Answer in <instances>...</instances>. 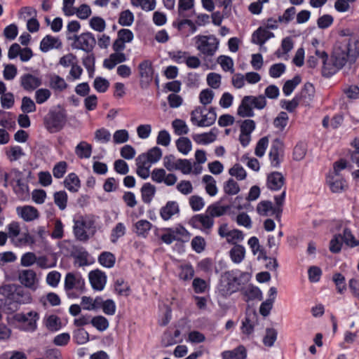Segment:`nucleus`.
I'll list each match as a JSON object with an SVG mask.
<instances>
[{
	"label": "nucleus",
	"mask_w": 359,
	"mask_h": 359,
	"mask_svg": "<svg viewBox=\"0 0 359 359\" xmlns=\"http://www.w3.org/2000/svg\"><path fill=\"white\" fill-rule=\"evenodd\" d=\"M177 150L184 155H187L192 149L191 140L186 137H181L176 140Z\"/></svg>",
	"instance_id": "nucleus-38"
},
{
	"label": "nucleus",
	"mask_w": 359,
	"mask_h": 359,
	"mask_svg": "<svg viewBox=\"0 0 359 359\" xmlns=\"http://www.w3.org/2000/svg\"><path fill=\"white\" fill-rule=\"evenodd\" d=\"M51 96V92L47 88H39L35 91L34 98L39 104L46 102Z\"/></svg>",
	"instance_id": "nucleus-57"
},
{
	"label": "nucleus",
	"mask_w": 359,
	"mask_h": 359,
	"mask_svg": "<svg viewBox=\"0 0 359 359\" xmlns=\"http://www.w3.org/2000/svg\"><path fill=\"white\" fill-rule=\"evenodd\" d=\"M283 144L279 139L273 141L269 154L271 164L273 167H279L283 158Z\"/></svg>",
	"instance_id": "nucleus-13"
},
{
	"label": "nucleus",
	"mask_w": 359,
	"mask_h": 359,
	"mask_svg": "<svg viewBox=\"0 0 359 359\" xmlns=\"http://www.w3.org/2000/svg\"><path fill=\"white\" fill-rule=\"evenodd\" d=\"M62 45L59 38L51 35H46L40 43V49L42 52L46 53L53 48H60Z\"/></svg>",
	"instance_id": "nucleus-21"
},
{
	"label": "nucleus",
	"mask_w": 359,
	"mask_h": 359,
	"mask_svg": "<svg viewBox=\"0 0 359 359\" xmlns=\"http://www.w3.org/2000/svg\"><path fill=\"white\" fill-rule=\"evenodd\" d=\"M13 318L18 323H22V329L27 332H34L37 327V320L39 319V313L36 311H29L27 313H18L15 314Z\"/></svg>",
	"instance_id": "nucleus-10"
},
{
	"label": "nucleus",
	"mask_w": 359,
	"mask_h": 359,
	"mask_svg": "<svg viewBox=\"0 0 359 359\" xmlns=\"http://www.w3.org/2000/svg\"><path fill=\"white\" fill-rule=\"evenodd\" d=\"M19 281L25 287L29 288L33 291L37 289L38 278L36 273L32 269H25L19 272L18 275Z\"/></svg>",
	"instance_id": "nucleus-14"
},
{
	"label": "nucleus",
	"mask_w": 359,
	"mask_h": 359,
	"mask_svg": "<svg viewBox=\"0 0 359 359\" xmlns=\"http://www.w3.org/2000/svg\"><path fill=\"white\" fill-rule=\"evenodd\" d=\"M92 145L86 141L80 142L75 147V154L78 158H89L92 154Z\"/></svg>",
	"instance_id": "nucleus-28"
},
{
	"label": "nucleus",
	"mask_w": 359,
	"mask_h": 359,
	"mask_svg": "<svg viewBox=\"0 0 359 359\" xmlns=\"http://www.w3.org/2000/svg\"><path fill=\"white\" fill-rule=\"evenodd\" d=\"M0 294L5 297L4 311L12 313L18 309L19 305L29 304L32 301L29 292L20 285L8 284L0 287Z\"/></svg>",
	"instance_id": "nucleus-2"
},
{
	"label": "nucleus",
	"mask_w": 359,
	"mask_h": 359,
	"mask_svg": "<svg viewBox=\"0 0 359 359\" xmlns=\"http://www.w3.org/2000/svg\"><path fill=\"white\" fill-rule=\"evenodd\" d=\"M206 111L205 107H198L191 113V123L198 127H208L212 126L216 121L217 114L214 108L211 107Z\"/></svg>",
	"instance_id": "nucleus-6"
},
{
	"label": "nucleus",
	"mask_w": 359,
	"mask_h": 359,
	"mask_svg": "<svg viewBox=\"0 0 359 359\" xmlns=\"http://www.w3.org/2000/svg\"><path fill=\"white\" fill-rule=\"evenodd\" d=\"M180 212L179 205L175 201H168L160 210V215L165 220H169L173 215Z\"/></svg>",
	"instance_id": "nucleus-26"
},
{
	"label": "nucleus",
	"mask_w": 359,
	"mask_h": 359,
	"mask_svg": "<svg viewBox=\"0 0 359 359\" xmlns=\"http://www.w3.org/2000/svg\"><path fill=\"white\" fill-rule=\"evenodd\" d=\"M190 224L194 228L210 229L214 225V219L208 214H198L193 216L190 220Z\"/></svg>",
	"instance_id": "nucleus-15"
},
{
	"label": "nucleus",
	"mask_w": 359,
	"mask_h": 359,
	"mask_svg": "<svg viewBox=\"0 0 359 359\" xmlns=\"http://www.w3.org/2000/svg\"><path fill=\"white\" fill-rule=\"evenodd\" d=\"M91 325L97 330L103 332L109 327V323L105 317L97 316L91 319Z\"/></svg>",
	"instance_id": "nucleus-46"
},
{
	"label": "nucleus",
	"mask_w": 359,
	"mask_h": 359,
	"mask_svg": "<svg viewBox=\"0 0 359 359\" xmlns=\"http://www.w3.org/2000/svg\"><path fill=\"white\" fill-rule=\"evenodd\" d=\"M273 37H274V34L264 26H262L253 32L252 35V42L259 46H263L267 40Z\"/></svg>",
	"instance_id": "nucleus-20"
},
{
	"label": "nucleus",
	"mask_w": 359,
	"mask_h": 359,
	"mask_svg": "<svg viewBox=\"0 0 359 359\" xmlns=\"http://www.w3.org/2000/svg\"><path fill=\"white\" fill-rule=\"evenodd\" d=\"M179 161L181 158H177L172 154L167 155L163 158V165L170 172L177 170Z\"/></svg>",
	"instance_id": "nucleus-50"
},
{
	"label": "nucleus",
	"mask_w": 359,
	"mask_h": 359,
	"mask_svg": "<svg viewBox=\"0 0 359 359\" xmlns=\"http://www.w3.org/2000/svg\"><path fill=\"white\" fill-rule=\"evenodd\" d=\"M203 182L206 184L205 191L210 196H213L217 194V188L216 187V182L211 175H204L203 177Z\"/></svg>",
	"instance_id": "nucleus-45"
},
{
	"label": "nucleus",
	"mask_w": 359,
	"mask_h": 359,
	"mask_svg": "<svg viewBox=\"0 0 359 359\" xmlns=\"http://www.w3.org/2000/svg\"><path fill=\"white\" fill-rule=\"evenodd\" d=\"M172 126L175 133L177 135H187L189 130L186 122L179 118H176L172 122Z\"/></svg>",
	"instance_id": "nucleus-47"
},
{
	"label": "nucleus",
	"mask_w": 359,
	"mask_h": 359,
	"mask_svg": "<svg viewBox=\"0 0 359 359\" xmlns=\"http://www.w3.org/2000/svg\"><path fill=\"white\" fill-rule=\"evenodd\" d=\"M134 15L130 10H126L120 13L118 23L123 27L130 26L134 22Z\"/></svg>",
	"instance_id": "nucleus-51"
},
{
	"label": "nucleus",
	"mask_w": 359,
	"mask_h": 359,
	"mask_svg": "<svg viewBox=\"0 0 359 359\" xmlns=\"http://www.w3.org/2000/svg\"><path fill=\"white\" fill-rule=\"evenodd\" d=\"M301 77L298 75L294 76L292 79L287 80L283 85V92L285 96H289L295 88L301 83Z\"/></svg>",
	"instance_id": "nucleus-41"
},
{
	"label": "nucleus",
	"mask_w": 359,
	"mask_h": 359,
	"mask_svg": "<svg viewBox=\"0 0 359 359\" xmlns=\"http://www.w3.org/2000/svg\"><path fill=\"white\" fill-rule=\"evenodd\" d=\"M244 295L247 297L246 301L254 300V299H259L261 300L262 298V291L259 287L250 285L245 289L243 291Z\"/></svg>",
	"instance_id": "nucleus-43"
},
{
	"label": "nucleus",
	"mask_w": 359,
	"mask_h": 359,
	"mask_svg": "<svg viewBox=\"0 0 359 359\" xmlns=\"http://www.w3.org/2000/svg\"><path fill=\"white\" fill-rule=\"evenodd\" d=\"M93 87L99 93H104L109 87V81L102 77L97 76L93 82Z\"/></svg>",
	"instance_id": "nucleus-63"
},
{
	"label": "nucleus",
	"mask_w": 359,
	"mask_h": 359,
	"mask_svg": "<svg viewBox=\"0 0 359 359\" xmlns=\"http://www.w3.org/2000/svg\"><path fill=\"white\" fill-rule=\"evenodd\" d=\"M242 273L238 270L227 271L221 276L220 282L217 287L218 294L226 298L239 290L241 285L240 276Z\"/></svg>",
	"instance_id": "nucleus-3"
},
{
	"label": "nucleus",
	"mask_w": 359,
	"mask_h": 359,
	"mask_svg": "<svg viewBox=\"0 0 359 359\" xmlns=\"http://www.w3.org/2000/svg\"><path fill=\"white\" fill-rule=\"evenodd\" d=\"M68 41H72L71 46L73 49L81 50L87 53L92 52L96 45V39L90 32L68 36Z\"/></svg>",
	"instance_id": "nucleus-8"
},
{
	"label": "nucleus",
	"mask_w": 359,
	"mask_h": 359,
	"mask_svg": "<svg viewBox=\"0 0 359 359\" xmlns=\"http://www.w3.org/2000/svg\"><path fill=\"white\" fill-rule=\"evenodd\" d=\"M180 270L179 276L184 280H191L194 276V269L191 264H185L179 266Z\"/></svg>",
	"instance_id": "nucleus-48"
},
{
	"label": "nucleus",
	"mask_w": 359,
	"mask_h": 359,
	"mask_svg": "<svg viewBox=\"0 0 359 359\" xmlns=\"http://www.w3.org/2000/svg\"><path fill=\"white\" fill-rule=\"evenodd\" d=\"M74 222L73 231L76 238L82 242L87 241L89 239V236L86 232V229L92 228L94 225V222L92 219L83 217L78 219H74Z\"/></svg>",
	"instance_id": "nucleus-11"
},
{
	"label": "nucleus",
	"mask_w": 359,
	"mask_h": 359,
	"mask_svg": "<svg viewBox=\"0 0 359 359\" xmlns=\"http://www.w3.org/2000/svg\"><path fill=\"white\" fill-rule=\"evenodd\" d=\"M73 339L78 344H83L89 340L88 332L83 328H79L74 332Z\"/></svg>",
	"instance_id": "nucleus-56"
},
{
	"label": "nucleus",
	"mask_w": 359,
	"mask_h": 359,
	"mask_svg": "<svg viewBox=\"0 0 359 359\" xmlns=\"http://www.w3.org/2000/svg\"><path fill=\"white\" fill-rule=\"evenodd\" d=\"M342 239L343 242L351 248H354L359 245V241L355 239L351 230L348 228L344 229Z\"/></svg>",
	"instance_id": "nucleus-53"
},
{
	"label": "nucleus",
	"mask_w": 359,
	"mask_h": 359,
	"mask_svg": "<svg viewBox=\"0 0 359 359\" xmlns=\"http://www.w3.org/2000/svg\"><path fill=\"white\" fill-rule=\"evenodd\" d=\"M224 190L229 195H235L240 191V187L238 184L231 178L225 183Z\"/></svg>",
	"instance_id": "nucleus-64"
},
{
	"label": "nucleus",
	"mask_w": 359,
	"mask_h": 359,
	"mask_svg": "<svg viewBox=\"0 0 359 359\" xmlns=\"http://www.w3.org/2000/svg\"><path fill=\"white\" fill-rule=\"evenodd\" d=\"M126 226L122 222L116 224L115 227L112 229L110 239L113 243H116L118 239L126 234Z\"/></svg>",
	"instance_id": "nucleus-49"
},
{
	"label": "nucleus",
	"mask_w": 359,
	"mask_h": 359,
	"mask_svg": "<svg viewBox=\"0 0 359 359\" xmlns=\"http://www.w3.org/2000/svg\"><path fill=\"white\" fill-rule=\"evenodd\" d=\"M85 285L84 280L80 275H76L72 273H67L65 278V290L68 297L76 298L78 294L73 292L76 290L79 292H83Z\"/></svg>",
	"instance_id": "nucleus-9"
},
{
	"label": "nucleus",
	"mask_w": 359,
	"mask_h": 359,
	"mask_svg": "<svg viewBox=\"0 0 359 359\" xmlns=\"http://www.w3.org/2000/svg\"><path fill=\"white\" fill-rule=\"evenodd\" d=\"M269 145V138L267 137H262L258 142L257 143L255 154L258 157H262L264 154L266 148Z\"/></svg>",
	"instance_id": "nucleus-62"
},
{
	"label": "nucleus",
	"mask_w": 359,
	"mask_h": 359,
	"mask_svg": "<svg viewBox=\"0 0 359 359\" xmlns=\"http://www.w3.org/2000/svg\"><path fill=\"white\" fill-rule=\"evenodd\" d=\"M257 316L255 313H247L242 321L241 331L243 334L249 335L254 332L257 324Z\"/></svg>",
	"instance_id": "nucleus-25"
},
{
	"label": "nucleus",
	"mask_w": 359,
	"mask_h": 359,
	"mask_svg": "<svg viewBox=\"0 0 359 359\" xmlns=\"http://www.w3.org/2000/svg\"><path fill=\"white\" fill-rule=\"evenodd\" d=\"M277 336L278 332L274 328H266L263 344L268 347L273 346L277 339Z\"/></svg>",
	"instance_id": "nucleus-52"
},
{
	"label": "nucleus",
	"mask_w": 359,
	"mask_h": 359,
	"mask_svg": "<svg viewBox=\"0 0 359 359\" xmlns=\"http://www.w3.org/2000/svg\"><path fill=\"white\" fill-rule=\"evenodd\" d=\"M339 36L333 48L330 61H328L327 53L320 47L314 53L316 57L322 60V73L326 77L332 76L346 66L352 73L355 72V64L359 58V33L343 29L339 31Z\"/></svg>",
	"instance_id": "nucleus-1"
},
{
	"label": "nucleus",
	"mask_w": 359,
	"mask_h": 359,
	"mask_svg": "<svg viewBox=\"0 0 359 359\" xmlns=\"http://www.w3.org/2000/svg\"><path fill=\"white\" fill-rule=\"evenodd\" d=\"M54 203L60 210H64L67 208V194L65 191H59L54 193Z\"/></svg>",
	"instance_id": "nucleus-40"
},
{
	"label": "nucleus",
	"mask_w": 359,
	"mask_h": 359,
	"mask_svg": "<svg viewBox=\"0 0 359 359\" xmlns=\"http://www.w3.org/2000/svg\"><path fill=\"white\" fill-rule=\"evenodd\" d=\"M49 86L54 90L62 92L67 88L68 85L62 77L53 74L49 76Z\"/></svg>",
	"instance_id": "nucleus-29"
},
{
	"label": "nucleus",
	"mask_w": 359,
	"mask_h": 359,
	"mask_svg": "<svg viewBox=\"0 0 359 359\" xmlns=\"http://www.w3.org/2000/svg\"><path fill=\"white\" fill-rule=\"evenodd\" d=\"M266 106V100L264 95H246L242 99L237 113L241 117H252L255 115L253 108L261 110Z\"/></svg>",
	"instance_id": "nucleus-4"
},
{
	"label": "nucleus",
	"mask_w": 359,
	"mask_h": 359,
	"mask_svg": "<svg viewBox=\"0 0 359 359\" xmlns=\"http://www.w3.org/2000/svg\"><path fill=\"white\" fill-rule=\"evenodd\" d=\"M216 134L214 133L213 130L209 133H204L201 134H194L192 135V138L195 142L198 144H208L215 141Z\"/></svg>",
	"instance_id": "nucleus-31"
},
{
	"label": "nucleus",
	"mask_w": 359,
	"mask_h": 359,
	"mask_svg": "<svg viewBox=\"0 0 359 359\" xmlns=\"http://www.w3.org/2000/svg\"><path fill=\"white\" fill-rule=\"evenodd\" d=\"M285 178L280 172H273L267 177V187L273 191H278L283 186Z\"/></svg>",
	"instance_id": "nucleus-22"
},
{
	"label": "nucleus",
	"mask_w": 359,
	"mask_h": 359,
	"mask_svg": "<svg viewBox=\"0 0 359 359\" xmlns=\"http://www.w3.org/2000/svg\"><path fill=\"white\" fill-rule=\"evenodd\" d=\"M168 231L172 232L176 241H188L190 236L188 231L182 225H178L175 228H168Z\"/></svg>",
	"instance_id": "nucleus-39"
},
{
	"label": "nucleus",
	"mask_w": 359,
	"mask_h": 359,
	"mask_svg": "<svg viewBox=\"0 0 359 359\" xmlns=\"http://www.w3.org/2000/svg\"><path fill=\"white\" fill-rule=\"evenodd\" d=\"M45 325L47 329L52 332H55L61 328L60 318L55 315H50L45 319Z\"/></svg>",
	"instance_id": "nucleus-42"
},
{
	"label": "nucleus",
	"mask_w": 359,
	"mask_h": 359,
	"mask_svg": "<svg viewBox=\"0 0 359 359\" xmlns=\"http://www.w3.org/2000/svg\"><path fill=\"white\" fill-rule=\"evenodd\" d=\"M140 76V86L142 88H147L154 78V69L152 62L149 60L142 61L138 65Z\"/></svg>",
	"instance_id": "nucleus-12"
},
{
	"label": "nucleus",
	"mask_w": 359,
	"mask_h": 359,
	"mask_svg": "<svg viewBox=\"0 0 359 359\" xmlns=\"http://www.w3.org/2000/svg\"><path fill=\"white\" fill-rule=\"evenodd\" d=\"M20 85L26 91H33L42 83L41 79L34 74L27 73L20 76Z\"/></svg>",
	"instance_id": "nucleus-16"
},
{
	"label": "nucleus",
	"mask_w": 359,
	"mask_h": 359,
	"mask_svg": "<svg viewBox=\"0 0 359 359\" xmlns=\"http://www.w3.org/2000/svg\"><path fill=\"white\" fill-rule=\"evenodd\" d=\"M67 163L66 161H60L57 163L53 168V175L54 177L60 179L63 177L67 172Z\"/></svg>",
	"instance_id": "nucleus-59"
},
{
	"label": "nucleus",
	"mask_w": 359,
	"mask_h": 359,
	"mask_svg": "<svg viewBox=\"0 0 359 359\" xmlns=\"http://www.w3.org/2000/svg\"><path fill=\"white\" fill-rule=\"evenodd\" d=\"M343 243L342 235L337 234L330 241V250L333 253H338L341 251Z\"/></svg>",
	"instance_id": "nucleus-61"
},
{
	"label": "nucleus",
	"mask_w": 359,
	"mask_h": 359,
	"mask_svg": "<svg viewBox=\"0 0 359 359\" xmlns=\"http://www.w3.org/2000/svg\"><path fill=\"white\" fill-rule=\"evenodd\" d=\"M97 260L100 264H101L102 266L107 269H111L115 265L116 257L112 252L104 251L100 253Z\"/></svg>",
	"instance_id": "nucleus-32"
},
{
	"label": "nucleus",
	"mask_w": 359,
	"mask_h": 359,
	"mask_svg": "<svg viewBox=\"0 0 359 359\" xmlns=\"http://www.w3.org/2000/svg\"><path fill=\"white\" fill-rule=\"evenodd\" d=\"M95 139L99 142L107 143L111 140V133L106 128H102L95 132Z\"/></svg>",
	"instance_id": "nucleus-60"
},
{
	"label": "nucleus",
	"mask_w": 359,
	"mask_h": 359,
	"mask_svg": "<svg viewBox=\"0 0 359 359\" xmlns=\"http://www.w3.org/2000/svg\"><path fill=\"white\" fill-rule=\"evenodd\" d=\"M22 179V172L17 169L11 170L8 173H6L4 175V186L7 187L8 184L13 185L18 180Z\"/></svg>",
	"instance_id": "nucleus-55"
},
{
	"label": "nucleus",
	"mask_w": 359,
	"mask_h": 359,
	"mask_svg": "<svg viewBox=\"0 0 359 359\" xmlns=\"http://www.w3.org/2000/svg\"><path fill=\"white\" fill-rule=\"evenodd\" d=\"M156 193V187L150 184L145 183L141 188L142 200L144 203H150Z\"/></svg>",
	"instance_id": "nucleus-34"
},
{
	"label": "nucleus",
	"mask_w": 359,
	"mask_h": 359,
	"mask_svg": "<svg viewBox=\"0 0 359 359\" xmlns=\"http://www.w3.org/2000/svg\"><path fill=\"white\" fill-rule=\"evenodd\" d=\"M181 332L179 330H176L174 334H172L170 332H165L162 339V344L165 347L172 346L175 344L180 343L182 341L180 339Z\"/></svg>",
	"instance_id": "nucleus-35"
},
{
	"label": "nucleus",
	"mask_w": 359,
	"mask_h": 359,
	"mask_svg": "<svg viewBox=\"0 0 359 359\" xmlns=\"http://www.w3.org/2000/svg\"><path fill=\"white\" fill-rule=\"evenodd\" d=\"M250 248L252 249V252L254 255H256L258 252H259L258 259H266L267 256L265 252L260 249V245L259 243V240L257 237L252 236L251 237L248 242Z\"/></svg>",
	"instance_id": "nucleus-44"
},
{
	"label": "nucleus",
	"mask_w": 359,
	"mask_h": 359,
	"mask_svg": "<svg viewBox=\"0 0 359 359\" xmlns=\"http://www.w3.org/2000/svg\"><path fill=\"white\" fill-rule=\"evenodd\" d=\"M151 227L152 224L147 219H140L135 224L134 231L138 236L146 238Z\"/></svg>",
	"instance_id": "nucleus-30"
},
{
	"label": "nucleus",
	"mask_w": 359,
	"mask_h": 359,
	"mask_svg": "<svg viewBox=\"0 0 359 359\" xmlns=\"http://www.w3.org/2000/svg\"><path fill=\"white\" fill-rule=\"evenodd\" d=\"M67 121L66 114L62 110L51 109L43 118L44 126L50 133L61 130Z\"/></svg>",
	"instance_id": "nucleus-7"
},
{
	"label": "nucleus",
	"mask_w": 359,
	"mask_h": 359,
	"mask_svg": "<svg viewBox=\"0 0 359 359\" xmlns=\"http://www.w3.org/2000/svg\"><path fill=\"white\" fill-rule=\"evenodd\" d=\"M89 281L92 287L97 291L104 289L107 283V276L105 273L100 270L91 271L88 274Z\"/></svg>",
	"instance_id": "nucleus-17"
},
{
	"label": "nucleus",
	"mask_w": 359,
	"mask_h": 359,
	"mask_svg": "<svg viewBox=\"0 0 359 359\" xmlns=\"http://www.w3.org/2000/svg\"><path fill=\"white\" fill-rule=\"evenodd\" d=\"M64 185L69 191L75 193L81 187V182L76 173L71 172L65 177Z\"/></svg>",
	"instance_id": "nucleus-27"
},
{
	"label": "nucleus",
	"mask_w": 359,
	"mask_h": 359,
	"mask_svg": "<svg viewBox=\"0 0 359 359\" xmlns=\"http://www.w3.org/2000/svg\"><path fill=\"white\" fill-rule=\"evenodd\" d=\"M90 27L95 31L102 32L106 28L105 20L101 17L94 16L89 21Z\"/></svg>",
	"instance_id": "nucleus-54"
},
{
	"label": "nucleus",
	"mask_w": 359,
	"mask_h": 359,
	"mask_svg": "<svg viewBox=\"0 0 359 359\" xmlns=\"http://www.w3.org/2000/svg\"><path fill=\"white\" fill-rule=\"evenodd\" d=\"M229 255L233 263L239 264L245 258V249L241 245H236L230 250Z\"/></svg>",
	"instance_id": "nucleus-33"
},
{
	"label": "nucleus",
	"mask_w": 359,
	"mask_h": 359,
	"mask_svg": "<svg viewBox=\"0 0 359 359\" xmlns=\"http://www.w3.org/2000/svg\"><path fill=\"white\" fill-rule=\"evenodd\" d=\"M228 207L222 206L219 203H215L209 205L206 209V212L213 219L224 215Z\"/></svg>",
	"instance_id": "nucleus-37"
},
{
	"label": "nucleus",
	"mask_w": 359,
	"mask_h": 359,
	"mask_svg": "<svg viewBox=\"0 0 359 359\" xmlns=\"http://www.w3.org/2000/svg\"><path fill=\"white\" fill-rule=\"evenodd\" d=\"M315 95V88L311 83H306L304 84L303 88L302 89L299 98L301 100L303 99L305 102L308 103L311 102Z\"/></svg>",
	"instance_id": "nucleus-36"
},
{
	"label": "nucleus",
	"mask_w": 359,
	"mask_h": 359,
	"mask_svg": "<svg viewBox=\"0 0 359 359\" xmlns=\"http://www.w3.org/2000/svg\"><path fill=\"white\" fill-rule=\"evenodd\" d=\"M289 120L287 114L285 111H280L273 121L274 126L283 131L287 126Z\"/></svg>",
	"instance_id": "nucleus-58"
},
{
	"label": "nucleus",
	"mask_w": 359,
	"mask_h": 359,
	"mask_svg": "<svg viewBox=\"0 0 359 359\" xmlns=\"http://www.w3.org/2000/svg\"><path fill=\"white\" fill-rule=\"evenodd\" d=\"M194 40L196 49L205 57H212L218 50L219 40L213 34L197 35Z\"/></svg>",
	"instance_id": "nucleus-5"
},
{
	"label": "nucleus",
	"mask_w": 359,
	"mask_h": 359,
	"mask_svg": "<svg viewBox=\"0 0 359 359\" xmlns=\"http://www.w3.org/2000/svg\"><path fill=\"white\" fill-rule=\"evenodd\" d=\"M257 212L262 216L266 217L276 215V217H278L282 210L280 208L273 207L272 203L269 201H262L257 205Z\"/></svg>",
	"instance_id": "nucleus-19"
},
{
	"label": "nucleus",
	"mask_w": 359,
	"mask_h": 359,
	"mask_svg": "<svg viewBox=\"0 0 359 359\" xmlns=\"http://www.w3.org/2000/svg\"><path fill=\"white\" fill-rule=\"evenodd\" d=\"M327 182L328 183L331 191L334 193H339L343 191L346 186L344 179L339 175H329L327 177Z\"/></svg>",
	"instance_id": "nucleus-24"
},
{
	"label": "nucleus",
	"mask_w": 359,
	"mask_h": 359,
	"mask_svg": "<svg viewBox=\"0 0 359 359\" xmlns=\"http://www.w3.org/2000/svg\"><path fill=\"white\" fill-rule=\"evenodd\" d=\"M127 60V56L124 53L114 52L109 57L104 60L103 66L111 70L116 65L123 63Z\"/></svg>",
	"instance_id": "nucleus-23"
},
{
	"label": "nucleus",
	"mask_w": 359,
	"mask_h": 359,
	"mask_svg": "<svg viewBox=\"0 0 359 359\" xmlns=\"http://www.w3.org/2000/svg\"><path fill=\"white\" fill-rule=\"evenodd\" d=\"M16 212L20 218L27 222H32L38 219L40 215L38 210L31 205L17 207Z\"/></svg>",
	"instance_id": "nucleus-18"
}]
</instances>
